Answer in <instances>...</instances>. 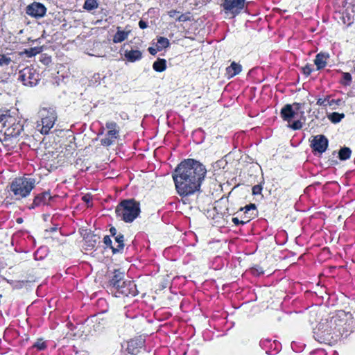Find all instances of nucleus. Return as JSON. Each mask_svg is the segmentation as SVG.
I'll return each mask as SVG.
<instances>
[{
	"mask_svg": "<svg viewBox=\"0 0 355 355\" xmlns=\"http://www.w3.org/2000/svg\"><path fill=\"white\" fill-rule=\"evenodd\" d=\"M206 173L205 166L196 159H187L181 162L173 173L178 194L187 196L198 191Z\"/></svg>",
	"mask_w": 355,
	"mask_h": 355,
	"instance_id": "f257e3e1",
	"label": "nucleus"
},
{
	"mask_svg": "<svg viewBox=\"0 0 355 355\" xmlns=\"http://www.w3.org/2000/svg\"><path fill=\"white\" fill-rule=\"evenodd\" d=\"M25 121L18 117L12 116L7 120V123L3 129V138L1 139L3 145L8 147V150L13 148L12 139L20 135L24 130Z\"/></svg>",
	"mask_w": 355,
	"mask_h": 355,
	"instance_id": "f03ea898",
	"label": "nucleus"
},
{
	"mask_svg": "<svg viewBox=\"0 0 355 355\" xmlns=\"http://www.w3.org/2000/svg\"><path fill=\"white\" fill-rule=\"evenodd\" d=\"M36 180L29 177H19L14 179L10 184V191L15 200H19L28 197L35 188Z\"/></svg>",
	"mask_w": 355,
	"mask_h": 355,
	"instance_id": "7ed1b4c3",
	"label": "nucleus"
},
{
	"mask_svg": "<svg viewBox=\"0 0 355 355\" xmlns=\"http://www.w3.org/2000/svg\"><path fill=\"white\" fill-rule=\"evenodd\" d=\"M115 212L124 222L132 223L139 216L140 204L134 199L123 200L116 206Z\"/></svg>",
	"mask_w": 355,
	"mask_h": 355,
	"instance_id": "20e7f679",
	"label": "nucleus"
},
{
	"mask_svg": "<svg viewBox=\"0 0 355 355\" xmlns=\"http://www.w3.org/2000/svg\"><path fill=\"white\" fill-rule=\"evenodd\" d=\"M353 322L351 315L344 311H340L336 315L330 318V326L334 325L336 333L338 334V340L340 337H347L349 332L352 331V323Z\"/></svg>",
	"mask_w": 355,
	"mask_h": 355,
	"instance_id": "39448f33",
	"label": "nucleus"
},
{
	"mask_svg": "<svg viewBox=\"0 0 355 355\" xmlns=\"http://www.w3.org/2000/svg\"><path fill=\"white\" fill-rule=\"evenodd\" d=\"M334 326L331 325L330 327V318L320 322L318 332L315 333L316 339L319 343L332 345L338 340V334L336 333V328Z\"/></svg>",
	"mask_w": 355,
	"mask_h": 355,
	"instance_id": "423d86ee",
	"label": "nucleus"
},
{
	"mask_svg": "<svg viewBox=\"0 0 355 355\" xmlns=\"http://www.w3.org/2000/svg\"><path fill=\"white\" fill-rule=\"evenodd\" d=\"M304 103H294L286 104L281 110L280 116L284 121L290 123L293 119L300 115V118L304 119Z\"/></svg>",
	"mask_w": 355,
	"mask_h": 355,
	"instance_id": "0eeeda50",
	"label": "nucleus"
},
{
	"mask_svg": "<svg viewBox=\"0 0 355 355\" xmlns=\"http://www.w3.org/2000/svg\"><path fill=\"white\" fill-rule=\"evenodd\" d=\"M40 115L42 118L41 123L42 125L41 133L45 135L48 134L56 121V112L53 107H44L40 110Z\"/></svg>",
	"mask_w": 355,
	"mask_h": 355,
	"instance_id": "6e6552de",
	"label": "nucleus"
},
{
	"mask_svg": "<svg viewBox=\"0 0 355 355\" xmlns=\"http://www.w3.org/2000/svg\"><path fill=\"white\" fill-rule=\"evenodd\" d=\"M18 79L24 85L33 87L40 80V74L34 68L28 67L19 71Z\"/></svg>",
	"mask_w": 355,
	"mask_h": 355,
	"instance_id": "1a4fd4ad",
	"label": "nucleus"
},
{
	"mask_svg": "<svg viewBox=\"0 0 355 355\" xmlns=\"http://www.w3.org/2000/svg\"><path fill=\"white\" fill-rule=\"evenodd\" d=\"M114 295L117 297L121 295L124 296H135L137 294V289L134 281L124 280L121 284L114 288Z\"/></svg>",
	"mask_w": 355,
	"mask_h": 355,
	"instance_id": "9d476101",
	"label": "nucleus"
},
{
	"mask_svg": "<svg viewBox=\"0 0 355 355\" xmlns=\"http://www.w3.org/2000/svg\"><path fill=\"white\" fill-rule=\"evenodd\" d=\"M246 0H225L221 6L226 14L239 15L245 8Z\"/></svg>",
	"mask_w": 355,
	"mask_h": 355,
	"instance_id": "9b49d317",
	"label": "nucleus"
},
{
	"mask_svg": "<svg viewBox=\"0 0 355 355\" xmlns=\"http://www.w3.org/2000/svg\"><path fill=\"white\" fill-rule=\"evenodd\" d=\"M25 12L31 17L40 19L45 16L46 8L44 4L34 1L26 7Z\"/></svg>",
	"mask_w": 355,
	"mask_h": 355,
	"instance_id": "f8f14e48",
	"label": "nucleus"
},
{
	"mask_svg": "<svg viewBox=\"0 0 355 355\" xmlns=\"http://www.w3.org/2000/svg\"><path fill=\"white\" fill-rule=\"evenodd\" d=\"M311 146L313 151L321 154L325 152L328 147V139L324 135H316L313 137Z\"/></svg>",
	"mask_w": 355,
	"mask_h": 355,
	"instance_id": "ddd939ff",
	"label": "nucleus"
},
{
	"mask_svg": "<svg viewBox=\"0 0 355 355\" xmlns=\"http://www.w3.org/2000/svg\"><path fill=\"white\" fill-rule=\"evenodd\" d=\"M260 346L266 349L267 354L277 353L281 349V344L278 341H272L270 338L262 339L260 341Z\"/></svg>",
	"mask_w": 355,
	"mask_h": 355,
	"instance_id": "4468645a",
	"label": "nucleus"
},
{
	"mask_svg": "<svg viewBox=\"0 0 355 355\" xmlns=\"http://www.w3.org/2000/svg\"><path fill=\"white\" fill-rule=\"evenodd\" d=\"M51 198L52 197L49 191L40 193L35 197L33 204L29 207V209H35V207L47 205Z\"/></svg>",
	"mask_w": 355,
	"mask_h": 355,
	"instance_id": "2eb2a0df",
	"label": "nucleus"
},
{
	"mask_svg": "<svg viewBox=\"0 0 355 355\" xmlns=\"http://www.w3.org/2000/svg\"><path fill=\"white\" fill-rule=\"evenodd\" d=\"M124 272L121 271L120 270H114L112 274V276L110 279V285L112 289H114L119 284L122 283L124 279Z\"/></svg>",
	"mask_w": 355,
	"mask_h": 355,
	"instance_id": "dca6fc26",
	"label": "nucleus"
},
{
	"mask_svg": "<svg viewBox=\"0 0 355 355\" xmlns=\"http://www.w3.org/2000/svg\"><path fill=\"white\" fill-rule=\"evenodd\" d=\"M119 130L107 131L104 138L101 140V144L104 146H110L114 144L118 137Z\"/></svg>",
	"mask_w": 355,
	"mask_h": 355,
	"instance_id": "f3484780",
	"label": "nucleus"
},
{
	"mask_svg": "<svg viewBox=\"0 0 355 355\" xmlns=\"http://www.w3.org/2000/svg\"><path fill=\"white\" fill-rule=\"evenodd\" d=\"M116 29V33L113 37L114 43H121L125 40L131 31V30L128 26H126L124 30H121V27H117Z\"/></svg>",
	"mask_w": 355,
	"mask_h": 355,
	"instance_id": "a211bd4d",
	"label": "nucleus"
},
{
	"mask_svg": "<svg viewBox=\"0 0 355 355\" xmlns=\"http://www.w3.org/2000/svg\"><path fill=\"white\" fill-rule=\"evenodd\" d=\"M257 208L254 204H250L246 205L245 207L241 208L240 211H243V219L245 221L249 222L251 219L254 218L257 216Z\"/></svg>",
	"mask_w": 355,
	"mask_h": 355,
	"instance_id": "6ab92c4d",
	"label": "nucleus"
},
{
	"mask_svg": "<svg viewBox=\"0 0 355 355\" xmlns=\"http://www.w3.org/2000/svg\"><path fill=\"white\" fill-rule=\"evenodd\" d=\"M124 57L128 62H135L141 59L142 53L139 50H126L124 53Z\"/></svg>",
	"mask_w": 355,
	"mask_h": 355,
	"instance_id": "aec40b11",
	"label": "nucleus"
},
{
	"mask_svg": "<svg viewBox=\"0 0 355 355\" xmlns=\"http://www.w3.org/2000/svg\"><path fill=\"white\" fill-rule=\"evenodd\" d=\"M329 58V54L320 53L315 56L314 63L317 67V69L320 70L325 67L327 60Z\"/></svg>",
	"mask_w": 355,
	"mask_h": 355,
	"instance_id": "412c9836",
	"label": "nucleus"
},
{
	"mask_svg": "<svg viewBox=\"0 0 355 355\" xmlns=\"http://www.w3.org/2000/svg\"><path fill=\"white\" fill-rule=\"evenodd\" d=\"M144 345V341L141 340H132L128 343V349L130 354H135L138 352L137 348H141Z\"/></svg>",
	"mask_w": 355,
	"mask_h": 355,
	"instance_id": "4be33fe9",
	"label": "nucleus"
},
{
	"mask_svg": "<svg viewBox=\"0 0 355 355\" xmlns=\"http://www.w3.org/2000/svg\"><path fill=\"white\" fill-rule=\"evenodd\" d=\"M115 241L117 243L116 248H112V252L114 254L121 252L124 248V236L121 234H117L114 236Z\"/></svg>",
	"mask_w": 355,
	"mask_h": 355,
	"instance_id": "5701e85b",
	"label": "nucleus"
},
{
	"mask_svg": "<svg viewBox=\"0 0 355 355\" xmlns=\"http://www.w3.org/2000/svg\"><path fill=\"white\" fill-rule=\"evenodd\" d=\"M355 14L351 12V11L346 8L345 10L343 12L342 19L345 24L349 26L354 21Z\"/></svg>",
	"mask_w": 355,
	"mask_h": 355,
	"instance_id": "b1692460",
	"label": "nucleus"
},
{
	"mask_svg": "<svg viewBox=\"0 0 355 355\" xmlns=\"http://www.w3.org/2000/svg\"><path fill=\"white\" fill-rule=\"evenodd\" d=\"M11 116L10 110H0V132L3 131V128L7 123V119L8 120V118Z\"/></svg>",
	"mask_w": 355,
	"mask_h": 355,
	"instance_id": "393cba45",
	"label": "nucleus"
},
{
	"mask_svg": "<svg viewBox=\"0 0 355 355\" xmlns=\"http://www.w3.org/2000/svg\"><path fill=\"white\" fill-rule=\"evenodd\" d=\"M226 71L230 77H233L241 72V66L236 62H232L231 65L226 69Z\"/></svg>",
	"mask_w": 355,
	"mask_h": 355,
	"instance_id": "a878e982",
	"label": "nucleus"
},
{
	"mask_svg": "<svg viewBox=\"0 0 355 355\" xmlns=\"http://www.w3.org/2000/svg\"><path fill=\"white\" fill-rule=\"evenodd\" d=\"M153 68L157 72H162L166 69V61L164 59L159 58L153 64Z\"/></svg>",
	"mask_w": 355,
	"mask_h": 355,
	"instance_id": "bb28decb",
	"label": "nucleus"
},
{
	"mask_svg": "<svg viewBox=\"0 0 355 355\" xmlns=\"http://www.w3.org/2000/svg\"><path fill=\"white\" fill-rule=\"evenodd\" d=\"M169 44V40L167 38L159 37L156 44L157 50L162 51V49L168 47Z\"/></svg>",
	"mask_w": 355,
	"mask_h": 355,
	"instance_id": "cd10ccee",
	"label": "nucleus"
},
{
	"mask_svg": "<svg viewBox=\"0 0 355 355\" xmlns=\"http://www.w3.org/2000/svg\"><path fill=\"white\" fill-rule=\"evenodd\" d=\"M352 154V150L349 148L343 147L339 150L338 157L340 160L348 159Z\"/></svg>",
	"mask_w": 355,
	"mask_h": 355,
	"instance_id": "c85d7f7f",
	"label": "nucleus"
},
{
	"mask_svg": "<svg viewBox=\"0 0 355 355\" xmlns=\"http://www.w3.org/2000/svg\"><path fill=\"white\" fill-rule=\"evenodd\" d=\"M345 117L343 113L333 112L328 115V119L334 123L340 122Z\"/></svg>",
	"mask_w": 355,
	"mask_h": 355,
	"instance_id": "c756f323",
	"label": "nucleus"
},
{
	"mask_svg": "<svg viewBox=\"0 0 355 355\" xmlns=\"http://www.w3.org/2000/svg\"><path fill=\"white\" fill-rule=\"evenodd\" d=\"M97 0H85L84 3V8L87 10H92L98 8Z\"/></svg>",
	"mask_w": 355,
	"mask_h": 355,
	"instance_id": "7c9ffc66",
	"label": "nucleus"
},
{
	"mask_svg": "<svg viewBox=\"0 0 355 355\" xmlns=\"http://www.w3.org/2000/svg\"><path fill=\"white\" fill-rule=\"evenodd\" d=\"M352 83V76L349 73L343 72L342 73V80H340V83L345 86H349Z\"/></svg>",
	"mask_w": 355,
	"mask_h": 355,
	"instance_id": "2f4dec72",
	"label": "nucleus"
},
{
	"mask_svg": "<svg viewBox=\"0 0 355 355\" xmlns=\"http://www.w3.org/2000/svg\"><path fill=\"white\" fill-rule=\"evenodd\" d=\"M33 347L36 348L37 350L42 351L47 347V345L42 338H40L34 343Z\"/></svg>",
	"mask_w": 355,
	"mask_h": 355,
	"instance_id": "473e14b6",
	"label": "nucleus"
},
{
	"mask_svg": "<svg viewBox=\"0 0 355 355\" xmlns=\"http://www.w3.org/2000/svg\"><path fill=\"white\" fill-rule=\"evenodd\" d=\"M12 62L11 58L6 55H0V66L5 67L8 66Z\"/></svg>",
	"mask_w": 355,
	"mask_h": 355,
	"instance_id": "72a5a7b5",
	"label": "nucleus"
},
{
	"mask_svg": "<svg viewBox=\"0 0 355 355\" xmlns=\"http://www.w3.org/2000/svg\"><path fill=\"white\" fill-rule=\"evenodd\" d=\"M41 51H42L41 47H34V48H31L28 50H26V53L28 55V56L32 57L33 55H35L40 53Z\"/></svg>",
	"mask_w": 355,
	"mask_h": 355,
	"instance_id": "f704fd0d",
	"label": "nucleus"
},
{
	"mask_svg": "<svg viewBox=\"0 0 355 355\" xmlns=\"http://www.w3.org/2000/svg\"><path fill=\"white\" fill-rule=\"evenodd\" d=\"M288 126L295 130H300L302 128L303 123L300 120L298 119V120L293 121V123H289L288 125Z\"/></svg>",
	"mask_w": 355,
	"mask_h": 355,
	"instance_id": "c9c22d12",
	"label": "nucleus"
},
{
	"mask_svg": "<svg viewBox=\"0 0 355 355\" xmlns=\"http://www.w3.org/2000/svg\"><path fill=\"white\" fill-rule=\"evenodd\" d=\"M105 128L108 130V131L111 130H119V127L116 123L114 121H109L105 123Z\"/></svg>",
	"mask_w": 355,
	"mask_h": 355,
	"instance_id": "e433bc0d",
	"label": "nucleus"
},
{
	"mask_svg": "<svg viewBox=\"0 0 355 355\" xmlns=\"http://www.w3.org/2000/svg\"><path fill=\"white\" fill-rule=\"evenodd\" d=\"M329 96H327L324 99L318 98L316 104L320 106H327L328 105V100Z\"/></svg>",
	"mask_w": 355,
	"mask_h": 355,
	"instance_id": "4c0bfd02",
	"label": "nucleus"
},
{
	"mask_svg": "<svg viewBox=\"0 0 355 355\" xmlns=\"http://www.w3.org/2000/svg\"><path fill=\"white\" fill-rule=\"evenodd\" d=\"M347 8H348L351 12L355 14V0H351L347 3Z\"/></svg>",
	"mask_w": 355,
	"mask_h": 355,
	"instance_id": "58836bf2",
	"label": "nucleus"
},
{
	"mask_svg": "<svg viewBox=\"0 0 355 355\" xmlns=\"http://www.w3.org/2000/svg\"><path fill=\"white\" fill-rule=\"evenodd\" d=\"M252 193L254 195H259L261 194L262 191V187L259 184L254 185L252 189Z\"/></svg>",
	"mask_w": 355,
	"mask_h": 355,
	"instance_id": "ea45409f",
	"label": "nucleus"
},
{
	"mask_svg": "<svg viewBox=\"0 0 355 355\" xmlns=\"http://www.w3.org/2000/svg\"><path fill=\"white\" fill-rule=\"evenodd\" d=\"M103 243H105V245L107 247H110L112 250V248H114L112 245V240H111V239L110 238L109 236H104V238H103Z\"/></svg>",
	"mask_w": 355,
	"mask_h": 355,
	"instance_id": "a19ab883",
	"label": "nucleus"
},
{
	"mask_svg": "<svg viewBox=\"0 0 355 355\" xmlns=\"http://www.w3.org/2000/svg\"><path fill=\"white\" fill-rule=\"evenodd\" d=\"M232 220L235 225H244V224L247 223V221H245V219L239 220L236 217L232 218Z\"/></svg>",
	"mask_w": 355,
	"mask_h": 355,
	"instance_id": "79ce46f5",
	"label": "nucleus"
},
{
	"mask_svg": "<svg viewBox=\"0 0 355 355\" xmlns=\"http://www.w3.org/2000/svg\"><path fill=\"white\" fill-rule=\"evenodd\" d=\"M342 103V100L341 99H331V100H328V105H340Z\"/></svg>",
	"mask_w": 355,
	"mask_h": 355,
	"instance_id": "37998d69",
	"label": "nucleus"
},
{
	"mask_svg": "<svg viewBox=\"0 0 355 355\" xmlns=\"http://www.w3.org/2000/svg\"><path fill=\"white\" fill-rule=\"evenodd\" d=\"M303 72L304 74L309 76L311 74V73L312 72V68L311 66L309 65H306L304 68H303Z\"/></svg>",
	"mask_w": 355,
	"mask_h": 355,
	"instance_id": "c03bdc74",
	"label": "nucleus"
},
{
	"mask_svg": "<svg viewBox=\"0 0 355 355\" xmlns=\"http://www.w3.org/2000/svg\"><path fill=\"white\" fill-rule=\"evenodd\" d=\"M139 26L140 28L144 29V28L148 27V23L146 22L145 21L140 20L139 21Z\"/></svg>",
	"mask_w": 355,
	"mask_h": 355,
	"instance_id": "a18cd8bd",
	"label": "nucleus"
},
{
	"mask_svg": "<svg viewBox=\"0 0 355 355\" xmlns=\"http://www.w3.org/2000/svg\"><path fill=\"white\" fill-rule=\"evenodd\" d=\"M91 196L89 195H85L82 197V200L83 201H84L85 202H86L87 204H89V202H90L91 201Z\"/></svg>",
	"mask_w": 355,
	"mask_h": 355,
	"instance_id": "49530a36",
	"label": "nucleus"
},
{
	"mask_svg": "<svg viewBox=\"0 0 355 355\" xmlns=\"http://www.w3.org/2000/svg\"><path fill=\"white\" fill-rule=\"evenodd\" d=\"M110 234L112 236H116L117 235V230L115 227H112L110 229Z\"/></svg>",
	"mask_w": 355,
	"mask_h": 355,
	"instance_id": "de8ad7c7",
	"label": "nucleus"
},
{
	"mask_svg": "<svg viewBox=\"0 0 355 355\" xmlns=\"http://www.w3.org/2000/svg\"><path fill=\"white\" fill-rule=\"evenodd\" d=\"M188 20V17L185 15H181L178 18L179 21H186Z\"/></svg>",
	"mask_w": 355,
	"mask_h": 355,
	"instance_id": "09e8293b",
	"label": "nucleus"
},
{
	"mask_svg": "<svg viewBox=\"0 0 355 355\" xmlns=\"http://www.w3.org/2000/svg\"><path fill=\"white\" fill-rule=\"evenodd\" d=\"M148 51L149 53L151 54V55H155L157 53V51H159L158 50H157V48L156 49H154L153 47H149L148 48Z\"/></svg>",
	"mask_w": 355,
	"mask_h": 355,
	"instance_id": "8fccbe9b",
	"label": "nucleus"
},
{
	"mask_svg": "<svg viewBox=\"0 0 355 355\" xmlns=\"http://www.w3.org/2000/svg\"><path fill=\"white\" fill-rule=\"evenodd\" d=\"M177 13H178V11H176L175 10H171L168 12V15L171 17H174Z\"/></svg>",
	"mask_w": 355,
	"mask_h": 355,
	"instance_id": "3c124183",
	"label": "nucleus"
},
{
	"mask_svg": "<svg viewBox=\"0 0 355 355\" xmlns=\"http://www.w3.org/2000/svg\"><path fill=\"white\" fill-rule=\"evenodd\" d=\"M44 61H45V62H46V64H47V63H49V62L51 61L50 58H45V59H44Z\"/></svg>",
	"mask_w": 355,
	"mask_h": 355,
	"instance_id": "603ef678",
	"label": "nucleus"
},
{
	"mask_svg": "<svg viewBox=\"0 0 355 355\" xmlns=\"http://www.w3.org/2000/svg\"><path fill=\"white\" fill-rule=\"evenodd\" d=\"M21 220H22V219H21V218H18V219H17V223H21Z\"/></svg>",
	"mask_w": 355,
	"mask_h": 355,
	"instance_id": "864d4df0",
	"label": "nucleus"
},
{
	"mask_svg": "<svg viewBox=\"0 0 355 355\" xmlns=\"http://www.w3.org/2000/svg\"><path fill=\"white\" fill-rule=\"evenodd\" d=\"M103 130H104V128H101L100 134H103Z\"/></svg>",
	"mask_w": 355,
	"mask_h": 355,
	"instance_id": "5fc2aeb1",
	"label": "nucleus"
},
{
	"mask_svg": "<svg viewBox=\"0 0 355 355\" xmlns=\"http://www.w3.org/2000/svg\"><path fill=\"white\" fill-rule=\"evenodd\" d=\"M202 132V130H200V129H199V130H196V132Z\"/></svg>",
	"mask_w": 355,
	"mask_h": 355,
	"instance_id": "6e6d98bb",
	"label": "nucleus"
},
{
	"mask_svg": "<svg viewBox=\"0 0 355 355\" xmlns=\"http://www.w3.org/2000/svg\"><path fill=\"white\" fill-rule=\"evenodd\" d=\"M293 343H291V347H293Z\"/></svg>",
	"mask_w": 355,
	"mask_h": 355,
	"instance_id": "4d7b16f0",
	"label": "nucleus"
}]
</instances>
